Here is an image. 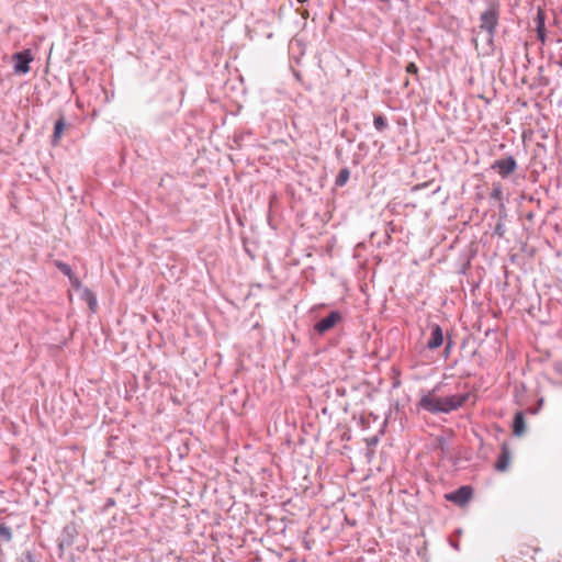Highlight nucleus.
Returning a JSON list of instances; mask_svg holds the SVG:
<instances>
[{"mask_svg": "<svg viewBox=\"0 0 562 562\" xmlns=\"http://www.w3.org/2000/svg\"><path fill=\"white\" fill-rule=\"evenodd\" d=\"M58 269L66 276H68L69 278L72 276L71 274V269L70 267L67 265V263H64V262H59L57 265Z\"/></svg>", "mask_w": 562, "mask_h": 562, "instance_id": "18", "label": "nucleus"}, {"mask_svg": "<svg viewBox=\"0 0 562 562\" xmlns=\"http://www.w3.org/2000/svg\"><path fill=\"white\" fill-rule=\"evenodd\" d=\"M510 454L509 451L504 447L502 453L499 454L497 462L495 464V469L497 471H506L509 465Z\"/></svg>", "mask_w": 562, "mask_h": 562, "instance_id": "10", "label": "nucleus"}, {"mask_svg": "<svg viewBox=\"0 0 562 562\" xmlns=\"http://www.w3.org/2000/svg\"><path fill=\"white\" fill-rule=\"evenodd\" d=\"M25 559L27 560V562H33L32 554L30 552L26 553Z\"/></svg>", "mask_w": 562, "mask_h": 562, "instance_id": "22", "label": "nucleus"}, {"mask_svg": "<svg viewBox=\"0 0 562 562\" xmlns=\"http://www.w3.org/2000/svg\"><path fill=\"white\" fill-rule=\"evenodd\" d=\"M470 394H454L446 397H437L434 394V391L424 395L419 401V406L432 414H448L452 411L461 407L465 401L469 398Z\"/></svg>", "mask_w": 562, "mask_h": 562, "instance_id": "1", "label": "nucleus"}, {"mask_svg": "<svg viewBox=\"0 0 562 562\" xmlns=\"http://www.w3.org/2000/svg\"><path fill=\"white\" fill-rule=\"evenodd\" d=\"M373 124H374V127L380 132L386 127V121L382 115L375 116Z\"/></svg>", "mask_w": 562, "mask_h": 562, "instance_id": "16", "label": "nucleus"}, {"mask_svg": "<svg viewBox=\"0 0 562 562\" xmlns=\"http://www.w3.org/2000/svg\"><path fill=\"white\" fill-rule=\"evenodd\" d=\"M471 497H472L471 488L469 486H462L454 493L450 494L448 496V499H450L459 505H464L465 503H468L471 499Z\"/></svg>", "mask_w": 562, "mask_h": 562, "instance_id": "6", "label": "nucleus"}, {"mask_svg": "<svg viewBox=\"0 0 562 562\" xmlns=\"http://www.w3.org/2000/svg\"><path fill=\"white\" fill-rule=\"evenodd\" d=\"M12 540V530L10 527L0 524V542H10Z\"/></svg>", "mask_w": 562, "mask_h": 562, "instance_id": "13", "label": "nucleus"}, {"mask_svg": "<svg viewBox=\"0 0 562 562\" xmlns=\"http://www.w3.org/2000/svg\"><path fill=\"white\" fill-rule=\"evenodd\" d=\"M443 342V334L439 325H431V335L429 340L427 341V348L437 349Z\"/></svg>", "mask_w": 562, "mask_h": 562, "instance_id": "7", "label": "nucleus"}, {"mask_svg": "<svg viewBox=\"0 0 562 562\" xmlns=\"http://www.w3.org/2000/svg\"><path fill=\"white\" fill-rule=\"evenodd\" d=\"M66 127V123L63 117L56 121L54 126V134H53V143L57 144L58 140L61 138V135L64 133V130Z\"/></svg>", "mask_w": 562, "mask_h": 562, "instance_id": "12", "label": "nucleus"}, {"mask_svg": "<svg viewBox=\"0 0 562 562\" xmlns=\"http://www.w3.org/2000/svg\"><path fill=\"white\" fill-rule=\"evenodd\" d=\"M502 194H503L502 187L499 184L498 186H494L493 191L491 193V198L492 199H496V200H501L502 199Z\"/></svg>", "mask_w": 562, "mask_h": 562, "instance_id": "17", "label": "nucleus"}, {"mask_svg": "<svg viewBox=\"0 0 562 562\" xmlns=\"http://www.w3.org/2000/svg\"><path fill=\"white\" fill-rule=\"evenodd\" d=\"M537 36L538 40L544 43L546 40V25H544V14L541 10H539L537 14Z\"/></svg>", "mask_w": 562, "mask_h": 562, "instance_id": "11", "label": "nucleus"}, {"mask_svg": "<svg viewBox=\"0 0 562 562\" xmlns=\"http://www.w3.org/2000/svg\"><path fill=\"white\" fill-rule=\"evenodd\" d=\"M349 179V171L348 169H341L338 177H337V180H336V183L338 186H344L347 180Z\"/></svg>", "mask_w": 562, "mask_h": 562, "instance_id": "15", "label": "nucleus"}, {"mask_svg": "<svg viewBox=\"0 0 562 562\" xmlns=\"http://www.w3.org/2000/svg\"><path fill=\"white\" fill-rule=\"evenodd\" d=\"M498 18H499V13H498V8L496 4H491L480 15V29L487 33L488 42L493 41V37L496 33V27L498 25Z\"/></svg>", "mask_w": 562, "mask_h": 562, "instance_id": "2", "label": "nucleus"}, {"mask_svg": "<svg viewBox=\"0 0 562 562\" xmlns=\"http://www.w3.org/2000/svg\"><path fill=\"white\" fill-rule=\"evenodd\" d=\"M555 370H557L559 373H562V361H561V362L555 363Z\"/></svg>", "mask_w": 562, "mask_h": 562, "instance_id": "21", "label": "nucleus"}, {"mask_svg": "<svg viewBox=\"0 0 562 562\" xmlns=\"http://www.w3.org/2000/svg\"><path fill=\"white\" fill-rule=\"evenodd\" d=\"M517 168V162L513 156L497 159L493 162L492 169L496 170L502 178H507Z\"/></svg>", "mask_w": 562, "mask_h": 562, "instance_id": "4", "label": "nucleus"}, {"mask_svg": "<svg viewBox=\"0 0 562 562\" xmlns=\"http://www.w3.org/2000/svg\"><path fill=\"white\" fill-rule=\"evenodd\" d=\"M526 431V423H525V417H524V414L521 412H518L515 414L514 416V420H513V434L517 437H520L525 434Z\"/></svg>", "mask_w": 562, "mask_h": 562, "instance_id": "9", "label": "nucleus"}, {"mask_svg": "<svg viewBox=\"0 0 562 562\" xmlns=\"http://www.w3.org/2000/svg\"><path fill=\"white\" fill-rule=\"evenodd\" d=\"M76 529L72 525H67L61 533V538L59 539V548L63 550L64 547H69L75 538Z\"/></svg>", "mask_w": 562, "mask_h": 562, "instance_id": "8", "label": "nucleus"}, {"mask_svg": "<svg viewBox=\"0 0 562 562\" xmlns=\"http://www.w3.org/2000/svg\"><path fill=\"white\" fill-rule=\"evenodd\" d=\"M34 56L31 49L14 53L12 60L14 61V72L25 75L30 71V63L33 61Z\"/></svg>", "mask_w": 562, "mask_h": 562, "instance_id": "3", "label": "nucleus"}, {"mask_svg": "<svg viewBox=\"0 0 562 562\" xmlns=\"http://www.w3.org/2000/svg\"><path fill=\"white\" fill-rule=\"evenodd\" d=\"M82 296L87 300L89 307L94 311L97 306V299L89 289H82Z\"/></svg>", "mask_w": 562, "mask_h": 562, "instance_id": "14", "label": "nucleus"}, {"mask_svg": "<svg viewBox=\"0 0 562 562\" xmlns=\"http://www.w3.org/2000/svg\"><path fill=\"white\" fill-rule=\"evenodd\" d=\"M406 71L409 74H417V66L414 63H409L406 67Z\"/></svg>", "mask_w": 562, "mask_h": 562, "instance_id": "19", "label": "nucleus"}, {"mask_svg": "<svg viewBox=\"0 0 562 562\" xmlns=\"http://www.w3.org/2000/svg\"><path fill=\"white\" fill-rule=\"evenodd\" d=\"M297 1H299V2H301V3H303V2H305L306 0H297Z\"/></svg>", "mask_w": 562, "mask_h": 562, "instance_id": "23", "label": "nucleus"}, {"mask_svg": "<svg viewBox=\"0 0 562 562\" xmlns=\"http://www.w3.org/2000/svg\"><path fill=\"white\" fill-rule=\"evenodd\" d=\"M72 286H75L77 290L81 289V284L77 278H74L72 276L69 278Z\"/></svg>", "mask_w": 562, "mask_h": 562, "instance_id": "20", "label": "nucleus"}, {"mask_svg": "<svg viewBox=\"0 0 562 562\" xmlns=\"http://www.w3.org/2000/svg\"><path fill=\"white\" fill-rule=\"evenodd\" d=\"M341 316L338 312H331L326 317L322 318L314 325V329L319 335L325 334L329 329H331L338 321H340Z\"/></svg>", "mask_w": 562, "mask_h": 562, "instance_id": "5", "label": "nucleus"}]
</instances>
